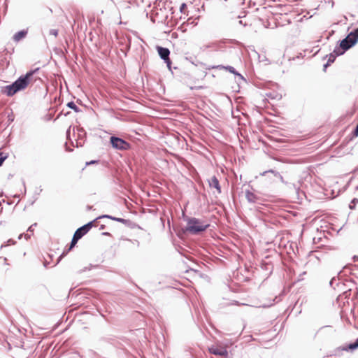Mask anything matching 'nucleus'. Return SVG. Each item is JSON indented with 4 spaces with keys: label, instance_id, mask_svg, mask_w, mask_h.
<instances>
[{
    "label": "nucleus",
    "instance_id": "nucleus-20",
    "mask_svg": "<svg viewBox=\"0 0 358 358\" xmlns=\"http://www.w3.org/2000/svg\"><path fill=\"white\" fill-rule=\"evenodd\" d=\"M335 54L336 53H335V49H334V51L331 53H330L329 55L326 56V57H328L327 62H329L331 64L332 63H334L335 59H336V58L339 56V55H336Z\"/></svg>",
    "mask_w": 358,
    "mask_h": 358
},
{
    "label": "nucleus",
    "instance_id": "nucleus-28",
    "mask_svg": "<svg viewBox=\"0 0 358 358\" xmlns=\"http://www.w3.org/2000/svg\"><path fill=\"white\" fill-rule=\"evenodd\" d=\"M49 33H50V35H53L55 36H57V35H58V30L57 29H52L50 30Z\"/></svg>",
    "mask_w": 358,
    "mask_h": 358
},
{
    "label": "nucleus",
    "instance_id": "nucleus-10",
    "mask_svg": "<svg viewBox=\"0 0 358 358\" xmlns=\"http://www.w3.org/2000/svg\"><path fill=\"white\" fill-rule=\"evenodd\" d=\"M213 69H226L231 73H233L234 75L238 76L242 80H245L244 77L239 73L233 66H223V65H217L213 66Z\"/></svg>",
    "mask_w": 358,
    "mask_h": 358
},
{
    "label": "nucleus",
    "instance_id": "nucleus-6",
    "mask_svg": "<svg viewBox=\"0 0 358 358\" xmlns=\"http://www.w3.org/2000/svg\"><path fill=\"white\" fill-rule=\"evenodd\" d=\"M96 222V219L87 222V224L83 225L82 227L78 228L76 230V232L83 237L94 226V223Z\"/></svg>",
    "mask_w": 358,
    "mask_h": 358
},
{
    "label": "nucleus",
    "instance_id": "nucleus-21",
    "mask_svg": "<svg viewBox=\"0 0 358 358\" xmlns=\"http://www.w3.org/2000/svg\"><path fill=\"white\" fill-rule=\"evenodd\" d=\"M40 70V68H36L34 69H31L26 73V76L31 80L33 76L36 73Z\"/></svg>",
    "mask_w": 358,
    "mask_h": 358
},
{
    "label": "nucleus",
    "instance_id": "nucleus-46",
    "mask_svg": "<svg viewBox=\"0 0 358 358\" xmlns=\"http://www.w3.org/2000/svg\"><path fill=\"white\" fill-rule=\"evenodd\" d=\"M22 236H23V234H20V235H19V236H18V239H21V238H22Z\"/></svg>",
    "mask_w": 358,
    "mask_h": 358
},
{
    "label": "nucleus",
    "instance_id": "nucleus-9",
    "mask_svg": "<svg viewBox=\"0 0 358 358\" xmlns=\"http://www.w3.org/2000/svg\"><path fill=\"white\" fill-rule=\"evenodd\" d=\"M345 38L350 42V43H351L352 45L355 46L358 42V27L350 31Z\"/></svg>",
    "mask_w": 358,
    "mask_h": 358
},
{
    "label": "nucleus",
    "instance_id": "nucleus-32",
    "mask_svg": "<svg viewBox=\"0 0 358 358\" xmlns=\"http://www.w3.org/2000/svg\"><path fill=\"white\" fill-rule=\"evenodd\" d=\"M37 225V223H34L33 224H31L27 229V231H30V232H32L34 231V227H36Z\"/></svg>",
    "mask_w": 358,
    "mask_h": 358
},
{
    "label": "nucleus",
    "instance_id": "nucleus-33",
    "mask_svg": "<svg viewBox=\"0 0 358 358\" xmlns=\"http://www.w3.org/2000/svg\"><path fill=\"white\" fill-rule=\"evenodd\" d=\"M71 358H82V357L80 355V354H79V353H78V352H73V353L72 354V357H71Z\"/></svg>",
    "mask_w": 358,
    "mask_h": 358
},
{
    "label": "nucleus",
    "instance_id": "nucleus-44",
    "mask_svg": "<svg viewBox=\"0 0 358 358\" xmlns=\"http://www.w3.org/2000/svg\"><path fill=\"white\" fill-rule=\"evenodd\" d=\"M185 6H186V4L185 3H182L180 8L181 9L184 8V7H185Z\"/></svg>",
    "mask_w": 358,
    "mask_h": 358
},
{
    "label": "nucleus",
    "instance_id": "nucleus-22",
    "mask_svg": "<svg viewBox=\"0 0 358 358\" xmlns=\"http://www.w3.org/2000/svg\"><path fill=\"white\" fill-rule=\"evenodd\" d=\"M8 154L0 152V166L3 164V162L7 159Z\"/></svg>",
    "mask_w": 358,
    "mask_h": 358
},
{
    "label": "nucleus",
    "instance_id": "nucleus-18",
    "mask_svg": "<svg viewBox=\"0 0 358 358\" xmlns=\"http://www.w3.org/2000/svg\"><path fill=\"white\" fill-rule=\"evenodd\" d=\"M66 106L72 110H73L76 113H79L81 110L76 106V104L73 101H69L67 103Z\"/></svg>",
    "mask_w": 358,
    "mask_h": 358
},
{
    "label": "nucleus",
    "instance_id": "nucleus-29",
    "mask_svg": "<svg viewBox=\"0 0 358 358\" xmlns=\"http://www.w3.org/2000/svg\"><path fill=\"white\" fill-rule=\"evenodd\" d=\"M336 282V277H333V278L331 279L330 282H329V285H330L331 287H333L334 289H335V287L334 286V282Z\"/></svg>",
    "mask_w": 358,
    "mask_h": 358
},
{
    "label": "nucleus",
    "instance_id": "nucleus-35",
    "mask_svg": "<svg viewBox=\"0 0 358 358\" xmlns=\"http://www.w3.org/2000/svg\"><path fill=\"white\" fill-rule=\"evenodd\" d=\"M331 65V64L328 62H327V63H325L324 65H323V70L325 71L327 69L328 66H329Z\"/></svg>",
    "mask_w": 358,
    "mask_h": 358
},
{
    "label": "nucleus",
    "instance_id": "nucleus-26",
    "mask_svg": "<svg viewBox=\"0 0 358 358\" xmlns=\"http://www.w3.org/2000/svg\"><path fill=\"white\" fill-rule=\"evenodd\" d=\"M352 135L353 137H357L358 136V124L356 125L355 128L352 132Z\"/></svg>",
    "mask_w": 358,
    "mask_h": 358
},
{
    "label": "nucleus",
    "instance_id": "nucleus-11",
    "mask_svg": "<svg viewBox=\"0 0 358 358\" xmlns=\"http://www.w3.org/2000/svg\"><path fill=\"white\" fill-rule=\"evenodd\" d=\"M157 50L158 52V54L162 59L164 61L168 60L170 59V50L167 48H164L162 46H157Z\"/></svg>",
    "mask_w": 358,
    "mask_h": 358
},
{
    "label": "nucleus",
    "instance_id": "nucleus-36",
    "mask_svg": "<svg viewBox=\"0 0 358 358\" xmlns=\"http://www.w3.org/2000/svg\"><path fill=\"white\" fill-rule=\"evenodd\" d=\"M238 24H241V25H243V27H246L248 25V24L246 22H244L241 20L238 21Z\"/></svg>",
    "mask_w": 358,
    "mask_h": 358
},
{
    "label": "nucleus",
    "instance_id": "nucleus-15",
    "mask_svg": "<svg viewBox=\"0 0 358 358\" xmlns=\"http://www.w3.org/2000/svg\"><path fill=\"white\" fill-rule=\"evenodd\" d=\"M343 351H354L358 348V338L353 343H350L345 346L341 348Z\"/></svg>",
    "mask_w": 358,
    "mask_h": 358
},
{
    "label": "nucleus",
    "instance_id": "nucleus-51",
    "mask_svg": "<svg viewBox=\"0 0 358 358\" xmlns=\"http://www.w3.org/2000/svg\"><path fill=\"white\" fill-rule=\"evenodd\" d=\"M96 266H93V265L90 264V268H91V267H96Z\"/></svg>",
    "mask_w": 358,
    "mask_h": 358
},
{
    "label": "nucleus",
    "instance_id": "nucleus-19",
    "mask_svg": "<svg viewBox=\"0 0 358 358\" xmlns=\"http://www.w3.org/2000/svg\"><path fill=\"white\" fill-rule=\"evenodd\" d=\"M268 173H272L273 175V176L275 178H278L280 175V173L278 171L273 170V169H269L268 171H265L261 173L260 175L261 176H266Z\"/></svg>",
    "mask_w": 358,
    "mask_h": 358
},
{
    "label": "nucleus",
    "instance_id": "nucleus-43",
    "mask_svg": "<svg viewBox=\"0 0 358 358\" xmlns=\"http://www.w3.org/2000/svg\"><path fill=\"white\" fill-rule=\"evenodd\" d=\"M353 259H354V262L357 261V260H358V256L355 255V256L353 257Z\"/></svg>",
    "mask_w": 358,
    "mask_h": 358
},
{
    "label": "nucleus",
    "instance_id": "nucleus-27",
    "mask_svg": "<svg viewBox=\"0 0 358 358\" xmlns=\"http://www.w3.org/2000/svg\"><path fill=\"white\" fill-rule=\"evenodd\" d=\"M164 62L166 64V66H167V68L169 69V70L170 71H172V69H171V64H172V62H171V59H169L168 60H165Z\"/></svg>",
    "mask_w": 358,
    "mask_h": 358
},
{
    "label": "nucleus",
    "instance_id": "nucleus-17",
    "mask_svg": "<svg viewBox=\"0 0 358 358\" xmlns=\"http://www.w3.org/2000/svg\"><path fill=\"white\" fill-rule=\"evenodd\" d=\"M187 233H189V231L185 230V227L179 229L176 231V234H177L178 237L180 238H183Z\"/></svg>",
    "mask_w": 358,
    "mask_h": 358
},
{
    "label": "nucleus",
    "instance_id": "nucleus-30",
    "mask_svg": "<svg viewBox=\"0 0 358 358\" xmlns=\"http://www.w3.org/2000/svg\"><path fill=\"white\" fill-rule=\"evenodd\" d=\"M357 202H358V199H356V198L353 199L352 200V201H351L350 204L349 205V207H350V208H353V205H355V204H356V203H357Z\"/></svg>",
    "mask_w": 358,
    "mask_h": 358
},
{
    "label": "nucleus",
    "instance_id": "nucleus-48",
    "mask_svg": "<svg viewBox=\"0 0 358 358\" xmlns=\"http://www.w3.org/2000/svg\"><path fill=\"white\" fill-rule=\"evenodd\" d=\"M92 208V206H87L88 210H91Z\"/></svg>",
    "mask_w": 358,
    "mask_h": 358
},
{
    "label": "nucleus",
    "instance_id": "nucleus-37",
    "mask_svg": "<svg viewBox=\"0 0 358 358\" xmlns=\"http://www.w3.org/2000/svg\"><path fill=\"white\" fill-rule=\"evenodd\" d=\"M90 269V268H89V267H85L82 270H80V273L85 272V271H88Z\"/></svg>",
    "mask_w": 358,
    "mask_h": 358
},
{
    "label": "nucleus",
    "instance_id": "nucleus-49",
    "mask_svg": "<svg viewBox=\"0 0 358 358\" xmlns=\"http://www.w3.org/2000/svg\"><path fill=\"white\" fill-rule=\"evenodd\" d=\"M236 18L240 19V18H241V16L239 15H238V16L236 17Z\"/></svg>",
    "mask_w": 358,
    "mask_h": 358
},
{
    "label": "nucleus",
    "instance_id": "nucleus-42",
    "mask_svg": "<svg viewBox=\"0 0 358 358\" xmlns=\"http://www.w3.org/2000/svg\"><path fill=\"white\" fill-rule=\"evenodd\" d=\"M105 228H106V226H105L104 224H101V225L100 226L99 229H100V230H102V229H104Z\"/></svg>",
    "mask_w": 358,
    "mask_h": 358
},
{
    "label": "nucleus",
    "instance_id": "nucleus-25",
    "mask_svg": "<svg viewBox=\"0 0 358 358\" xmlns=\"http://www.w3.org/2000/svg\"><path fill=\"white\" fill-rule=\"evenodd\" d=\"M114 221H116V222H120L122 224H127L129 222V220H126V219L120 218V217H116V219H114Z\"/></svg>",
    "mask_w": 358,
    "mask_h": 358
},
{
    "label": "nucleus",
    "instance_id": "nucleus-13",
    "mask_svg": "<svg viewBox=\"0 0 358 358\" xmlns=\"http://www.w3.org/2000/svg\"><path fill=\"white\" fill-rule=\"evenodd\" d=\"M285 185L287 186V189L289 190L294 191L298 196H299V194H300V187H301V182H298L297 184L287 182H285Z\"/></svg>",
    "mask_w": 358,
    "mask_h": 358
},
{
    "label": "nucleus",
    "instance_id": "nucleus-23",
    "mask_svg": "<svg viewBox=\"0 0 358 358\" xmlns=\"http://www.w3.org/2000/svg\"><path fill=\"white\" fill-rule=\"evenodd\" d=\"M102 218H108V219H110V220H114V219H116V217H114V216H112V215H101L99 217H97L96 219V220L97 221L99 219H102Z\"/></svg>",
    "mask_w": 358,
    "mask_h": 358
},
{
    "label": "nucleus",
    "instance_id": "nucleus-24",
    "mask_svg": "<svg viewBox=\"0 0 358 358\" xmlns=\"http://www.w3.org/2000/svg\"><path fill=\"white\" fill-rule=\"evenodd\" d=\"M16 243V241L13 239H8L5 244L1 245V248L6 247V246H10L15 245Z\"/></svg>",
    "mask_w": 358,
    "mask_h": 358
},
{
    "label": "nucleus",
    "instance_id": "nucleus-34",
    "mask_svg": "<svg viewBox=\"0 0 358 358\" xmlns=\"http://www.w3.org/2000/svg\"><path fill=\"white\" fill-rule=\"evenodd\" d=\"M277 178H278L280 182L283 184H285V182H287V181H285L282 177V176L280 174V176H278Z\"/></svg>",
    "mask_w": 358,
    "mask_h": 358
},
{
    "label": "nucleus",
    "instance_id": "nucleus-12",
    "mask_svg": "<svg viewBox=\"0 0 358 358\" xmlns=\"http://www.w3.org/2000/svg\"><path fill=\"white\" fill-rule=\"evenodd\" d=\"M208 185L210 187L215 188L219 194L221 193V187L217 178L213 176L208 180Z\"/></svg>",
    "mask_w": 358,
    "mask_h": 358
},
{
    "label": "nucleus",
    "instance_id": "nucleus-31",
    "mask_svg": "<svg viewBox=\"0 0 358 358\" xmlns=\"http://www.w3.org/2000/svg\"><path fill=\"white\" fill-rule=\"evenodd\" d=\"M98 163H99L98 160H91L90 162H86V166L91 165V164H98Z\"/></svg>",
    "mask_w": 358,
    "mask_h": 358
},
{
    "label": "nucleus",
    "instance_id": "nucleus-45",
    "mask_svg": "<svg viewBox=\"0 0 358 358\" xmlns=\"http://www.w3.org/2000/svg\"><path fill=\"white\" fill-rule=\"evenodd\" d=\"M4 201H5L4 199H2V200L0 201V207L1 206L2 203L4 202Z\"/></svg>",
    "mask_w": 358,
    "mask_h": 358
},
{
    "label": "nucleus",
    "instance_id": "nucleus-14",
    "mask_svg": "<svg viewBox=\"0 0 358 358\" xmlns=\"http://www.w3.org/2000/svg\"><path fill=\"white\" fill-rule=\"evenodd\" d=\"M245 198L249 203H259V197L250 190H245Z\"/></svg>",
    "mask_w": 358,
    "mask_h": 358
},
{
    "label": "nucleus",
    "instance_id": "nucleus-53",
    "mask_svg": "<svg viewBox=\"0 0 358 358\" xmlns=\"http://www.w3.org/2000/svg\"><path fill=\"white\" fill-rule=\"evenodd\" d=\"M356 188H357V189H358V186Z\"/></svg>",
    "mask_w": 358,
    "mask_h": 358
},
{
    "label": "nucleus",
    "instance_id": "nucleus-41",
    "mask_svg": "<svg viewBox=\"0 0 358 358\" xmlns=\"http://www.w3.org/2000/svg\"><path fill=\"white\" fill-rule=\"evenodd\" d=\"M49 264H50L49 262H48L47 261H45L43 264H44V266L47 268Z\"/></svg>",
    "mask_w": 358,
    "mask_h": 358
},
{
    "label": "nucleus",
    "instance_id": "nucleus-4",
    "mask_svg": "<svg viewBox=\"0 0 358 358\" xmlns=\"http://www.w3.org/2000/svg\"><path fill=\"white\" fill-rule=\"evenodd\" d=\"M30 82H31V80L24 74L22 76H20L13 83L15 85V87L18 90V91L20 92V91H22L24 89H26Z\"/></svg>",
    "mask_w": 358,
    "mask_h": 358
},
{
    "label": "nucleus",
    "instance_id": "nucleus-8",
    "mask_svg": "<svg viewBox=\"0 0 358 358\" xmlns=\"http://www.w3.org/2000/svg\"><path fill=\"white\" fill-rule=\"evenodd\" d=\"M1 92L8 96H13L16 93L19 92V91L15 87V85L13 83H12L10 85L3 87L1 90Z\"/></svg>",
    "mask_w": 358,
    "mask_h": 358
},
{
    "label": "nucleus",
    "instance_id": "nucleus-5",
    "mask_svg": "<svg viewBox=\"0 0 358 358\" xmlns=\"http://www.w3.org/2000/svg\"><path fill=\"white\" fill-rule=\"evenodd\" d=\"M81 236H80L79 234H78L76 231L73 236V238L71 239V241L70 243V245H69V248L66 250V251H64L61 255L58 257L56 263L55 264V266H56L57 264H58L59 263V262L62 259V258H64L68 253L69 251H70L71 250H72L74 246L76 245V243H78V241L81 238Z\"/></svg>",
    "mask_w": 358,
    "mask_h": 358
},
{
    "label": "nucleus",
    "instance_id": "nucleus-52",
    "mask_svg": "<svg viewBox=\"0 0 358 358\" xmlns=\"http://www.w3.org/2000/svg\"><path fill=\"white\" fill-rule=\"evenodd\" d=\"M224 1H227L228 0H224Z\"/></svg>",
    "mask_w": 358,
    "mask_h": 358
},
{
    "label": "nucleus",
    "instance_id": "nucleus-50",
    "mask_svg": "<svg viewBox=\"0 0 358 358\" xmlns=\"http://www.w3.org/2000/svg\"><path fill=\"white\" fill-rule=\"evenodd\" d=\"M151 20L152 21V22H155V19L153 17L151 18Z\"/></svg>",
    "mask_w": 358,
    "mask_h": 358
},
{
    "label": "nucleus",
    "instance_id": "nucleus-2",
    "mask_svg": "<svg viewBox=\"0 0 358 358\" xmlns=\"http://www.w3.org/2000/svg\"><path fill=\"white\" fill-rule=\"evenodd\" d=\"M109 143L115 150L125 151L131 148V144L129 142L115 135L110 137Z\"/></svg>",
    "mask_w": 358,
    "mask_h": 358
},
{
    "label": "nucleus",
    "instance_id": "nucleus-47",
    "mask_svg": "<svg viewBox=\"0 0 358 358\" xmlns=\"http://www.w3.org/2000/svg\"><path fill=\"white\" fill-rule=\"evenodd\" d=\"M334 34V31H331L330 32V34H329V36H331V35H333Z\"/></svg>",
    "mask_w": 358,
    "mask_h": 358
},
{
    "label": "nucleus",
    "instance_id": "nucleus-39",
    "mask_svg": "<svg viewBox=\"0 0 358 358\" xmlns=\"http://www.w3.org/2000/svg\"><path fill=\"white\" fill-rule=\"evenodd\" d=\"M101 235H103V236H110V234L109 232H103L101 234Z\"/></svg>",
    "mask_w": 358,
    "mask_h": 358
},
{
    "label": "nucleus",
    "instance_id": "nucleus-3",
    "mask_svg": "<svg viewBox=\"0 0 358 358\" xmlns=\"http://www.w3.org/2000/svg\"><path fill=\"white\" fill-rule=\"evenodd\" d=\"M352 47L353 45H352L351 43H350V42L345 38L343 40H340L338 41L336 45L335 46V55H343L346 51Z\"/></svg>",
    "mask_w": 358,
    "mask_h": 358
},
{
    "label": "nucleus",
    "instance_id": "nucleus-1",
    "mask_svg": "<svg viewBox=\"0 0 358 358\" xmlns=\"http://www.w3.org/2000/svg\"><path fill=\"white\" fill-rule=\"evenodd\" d=\"M185 221V230L189 231L192 235H200L210 227V224L204 220L193 217H187Z\"/></svg>",
    "mask_w": 358,
    "mask_h": 358
},
{
    "label": "nucleus",
    "instance_id": "nucleus-7",
    "mask_svg": "<svg viewBox=\"0 0 358 358\" xmlns=\"http://www.w3.org/2000/svg\"><path fill=\"white\" fill-rule=\"evenodd\" d=\"M208 351L210 354H213L214 355H218L222 357H227L228 356V351L224 348H218L215 345H212L208 348Z\"/></svg>",
    "mask_w": 358,
    "mask_h": 358
},
{
    "label": "nucleus",
    "instance_id": "nucleus-16",
    "mask_svg": "<svg viewBox=\"0 0 358 358\" xmlns=\"http://www.w3.org/2000/svg\"><path fill=\"white\" fill-rule=\"evenodd\" d=\"M27 31L23 29V30L19 31L17 33H15L14 34L13 38L15 41L18 42L20 40H22V38H24L27 36Z\"/></svg>",
    "mask_w": 358,
    "mask_h": 358
},
{
    "label": "nucleus",
    "instance_id": "nucleus-38",
    "mask_svg": "<svg viewBox=\"0 0 358 358\" xmlns=\"http://www.w3.org/2000/svg\"><path fill=\"white\" fill-rule=\"evenodd\" d=\"M65 146H66V150L67 152H71L73 150L72 149H71V148L67 147V143H65Z\"/></svg>",
    "mask_w": 358,
    "mask_h": 358
},
{
    "label": "nucleus",
    "instance_id": "nucleus-40",
    "mask_svg": "<svg viewBox=\"0 0 358 358\" xmlns=\"http://www.w3.org/2000/svg\"><path fill=\"white\" fill-rule=\"evenodd\" d=\"M23 236H24V238H25L27 240H28V239L30 238V235H29V234H23Z\"/></svg>",
    "mask_w": 358,
    "mask_h": 358
}]
</instances>
